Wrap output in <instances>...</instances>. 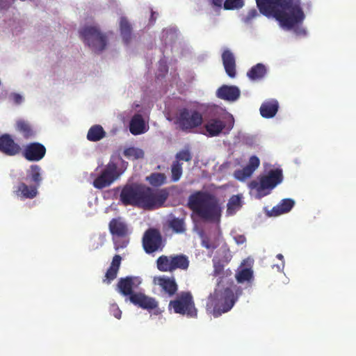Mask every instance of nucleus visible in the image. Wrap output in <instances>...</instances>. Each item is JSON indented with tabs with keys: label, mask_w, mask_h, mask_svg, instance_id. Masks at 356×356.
<instances>
[{
	"label": "nucleus",
	"mask_w": 356,
	"mask_h": 356,
	"mask_svg": "<svg viewBox=\"0 0 356 356\" xmlns=\"http://www.w3.org/2000/svg\"><path fill=\"white\" fill-rule=\"evenodd\" d=\"M278 108L279 104L277 100L270 99L266 101L260 106V114L264 118H273L277 113Z\"/></svg>",
	"instance_id": "nucleus-23"
},
{
	"label": "nucleus",
	"mask_w": 356,
	"mask_h": 356,
	"mask_svg": "<svg viewBox=\"0 0 356 356\" xmlns=\"http://www.w3.org/2000/svg\"><path fill=\"white\" fill-rule=\"evenodd\" d=\"M119 26L122 40L126 44H128L131 40V24L126 17H121L120 18Z\"/></svg>",
	"instance_id": "nucleus-26"
},
{
	"label": "nucleus",
	"mask_w": 356,
	"mask_h": 356,
	"mask_svg": "<svg viewBox=\"0 0 356 356\" xmlns=\"http://www.w3.org/2000/svg\"><path fill=\"white\" fill-rule=\"evenodd\" d=\"M256 3L261 14L275 18L283 27L291 29L305 17L300 0H256Z\"/></svg>",
	"instance_id": "nucleus-2"
},
{
	"label": "nucleus",
	"mask_w": 356,
	"mask_h": 356,
	"mask_svg": "<svg viewBox=\"0 0 356 356\" xmlns=\"http://www.w3.org/2000/svg\"><path fill=\"white\" fill-rule=\"evenodd\" d=\"M154 283L161 288V291L168 298L175 296L178 291V284L174 277L165 275L155 277Z\"/></svg>",
	"instance_id": "nucleus-16"
},
{
	"label": "nucleus",
	"mask_w": 356,
	"mask_h": 356,
	"mask_svg": "<svg viewBox=\"0 0 356 356\" xmlns=\"http://www.w3.org/2000/svg\"><path fill=\"white\" fill-rule=\"evenodd\" d=\"M276 257L280 260L282 261L284 259V256L282 254H277Z\"/></svg>",
	"instance_id": "nucleus-49"
},
{
	"label": "nucleus",
	"mask_w": 356,
	"mask_h": 356,
	"mask_svg": "<svg viewBox=\"0 0 356 356\" xmlns=\"http://www.w3.org/2000/svg\"><path fill=\"white\" fill-rule=\"evenodd\" d=\"M154 14H155V12L152 11V15H151V18H150L151 22H155V20H156V17H154Z\"/></svg>",
	"instance_id": "nucleus-48"
},
{
	"label": "nucleus",
	"mask_w": 356,
	"mask_h": 356,
	"mask_svg": "<svg viewBox=\"0 0 356 356\" xmlns=\"http://www.w3.org/2000/svg\"><path fill=\"white\" fill-rule=\"evenodd\" d=\"M168 195L165 188L154 189L143 184H127L120 191V201L124 206L153 211L164 204Z\"/></svg>",
	"instance_id": "nucleus-1"
},
{
	"label": "nucleus",
	"mask_w": 356,
	"mask_h": 356,
	"mask_svg": "<svg viewBox=\"0 0 356 356\" xmlns=\"http://www.w3.org/2000/svg\"><path fill=\"white\" fill-rule=\"evenodd\" d=\"M13 100L16 104H20L22 102V97L19 94H14Z\"/></svg>",
	"instance_id": "nucleus-45"
},
{
	"label": "nucleus",
	"mask_w": 356,
	"mask_h": 356,
	"mask_svg": "<svg viewBox=\"0 0 356 356\" xmlns=\"http://www.w3.org/2000/svg\"><path fill=\"white\" fill-rule=\"evenodd\" d=\"M108 229L112 235L115 249L124 248L129 243L131 234L128 225L121 218H113L108 224Z\"/></svg>",
	"instance_id": "nucleus-10"
},
{
	"label": "nucleus",
	"mask_w": 356,
	"mask_h": 356,
	"mask_svg": "<svg viewBox=\"0 0 356 356\" xmlns=\"http://www.w3.org/2000/svg\"><path fill=\"white\" fill-rule=\"evenodd\" d=\"M176 161H184L188 162L192 159V155L188 149H184L176 154Z\"/></svg>",
	"instance_id": "nucleus-40"
},
{
	"label": "nucleus",
	"mask_w": 356,
	"mask_h": 356,
	"mask_svg": "<svg viewBox=\"0 0 356 356\" xmlns=\"http://www.w3.org/2000/svg\"><path fill=\"white\" fill-rule=\"evenodd\" d=\"M169 308L172 309L175 314L186 315L188 317L196 318L197 316V309L190 291L179 293L175 299L170 301Z\"/></svg>",
	"instance_id": "nucleus-9"
},
{
	"label": "nucleus",
	"mask_w": 356,
	"mask_h": 356,
	"mask_svg": "<svg viewBox=\"0 0 356 356\" xmlns=\"http://www.w3.org/2000/svg\"><path fill=\"white\" fill-rule=\"evenodd\" d=\"M243 6V0H225L224 2V8L225 10L239 9Z\"/></svg>",
	"instance_id": "nucleus-38"
},
{
	"label": "nucleus",
	"mask_w": 356,
	"mask_h": 356,
	"mask_svg": "<svg viewBox=\"0 0 356 356\" xmlns=\"http://www.w3.org/2000/svg\"><path fill=\"white\" fill-rule=\"evenodd\" d=\"M168 226L176 234H184L186 231L184 218H172L168 220Z\"/></svg>",
	"instance_id": "nucleus-31"
},
{
	"label": "nucleus",
	"mask_w": 356,
	"mask_h": 356,
	"mask_svg": "<svg viewBox=\"0 0 356 356\" xmlns=\"http://www.w3.org/2000/svg\"><path fill=\"white\" fill-rule=\"evenodd\" d=\"M41 171L42 169L38 165H31L26 171V180L39 187L42 180Z\"/></svg>",
	"instance_id": "nucleus-27"
},
{
	"label": "nucleus",
	"mask_w": 356,
	"mask_h": 356,
	"mask_svg": "<svg viewBox=\"0 0 356 356\" xmlns=\"http://www.w3.org/2000/svg\"><path fill=\"white\" fill-rule=\"evenodd\" d=\"M140 279L138 277L127 276L121 277L116 285L117 291L124 296H128L129 299L132 295L136 294L134 290L140 284Z\"/></svg>",
	"instance_id": "nucleus-14"
},
{
	"label": "nucleus",
	"mask_w": 356,
	"mask_h": 356,
	"mask_svg": "<svg viewBox=\"0 0 356 356\" xmlns=\"http://www.w3.org/2000/svg\"><path fill=\"white\" fill-rule=\"evenodd\" d=\"M122 257L119 254H116L113 257L111 266L105 274V278L103 280L104 283L108 284L117 277Z\"/></svg>",
	"instance_id": "nucleus-21"
},
{
	"label": "nucleus",
	"mask_w": 356,
	"mask_h": 356,
	"mask_svg": "<svg viewBox=\"0 0 356 356\" xmlns=\"http://www.w3.org/2000/svg\"><path fill=\"white\" fill-rule=\"evenodd\" d=\"M46 152L44 145L38 142H32L25 145L22 148L20 154L29 161H39L44 157Z\"/></svg>",
	"instance_id": "nucleus-13"
},
{
	"label": "nucleus",
	"mask_w": 356,
	"mask_h": 356,
	"mask_svg": "<svg viewBox=\"0 0 356 356\" xmlns=\"http://www.w3.org/2000/svg\"><path fill=\"white\" fill-rule=\"evenodd\" d=\"M240 90L235 86L223 85L216 92V96L223 100L234 102L240 97Z\"/></svg>",
	"instance_id": "nucleus-18"
},
{
	"label": "nucleus",
	"mask_w": 356,
	"mask_h": 356,
	"mask_svg": "<svg viewBox=\"0 0 356 356\" xmlns=\"http://www.w3.org/2000/svg\"><path fill=\"white\" fill-rule=\"evenodd\" d=\"M260 161L259 159L256 156H252L250 158L248 164L247 165L248 167H250V169L252 170L253 172L255 171V170L259 166Z\"/></svg>",
	"instance_id": "nucleus-41"
},
{
	"label": "nucleus",
	"mask_w": 356,
	"mask_h": 356,
	"mask_svg": "<svg viewBox=\"0 0 356 356\" xmlns=\"http://www.w3.org/2000/svg\"><path fill=\"white\" fill-rule=\"evenodd\" d=\"M213 267V275L215 276L219 275L223 272V265L221 264L220 262L215 263Z\"/></svg>",
	"instance_id": "nucleus-43"
},
{
	"label": "nucleus",
	"mask_w": 356,
	"mask_h": 356,
	"mask_svg": "<svg viewBox=\"0 0 356 356\" xmlns=\"http://www.w3.org/2000/svg\"><path fill=\"white\" fill-rule=\"evenodd\" d=\"M241 199L238 195H233L227 203V213L232 214L240 207Z\"/></svg>",
	"instance_id": "nucleus-37"
},
{
	"label": "nucleus",
	"mask_w": 356,
	"mask_h": 356,
	"mask_svg": "<svg viewBox=\"0 0 356 356\" xmlns=\"http://www.w3.org/2000/svg\"><path fill=\"white\" fill-rule=\"evenodd\" d=\"M207 136L213 137L218 136L225 127V122L218 118L210 119L204 125Z\"/></svg>",
	"instance_id": "nucleus-22"
},
{
	"label": "nucleus",
	"mask_w": 356,
	"mask_h": 356,
	"mask_svg": "<svg viewBox=\"0 0 356 356\" xmlns=\"http://www.w3.org/2000/svg\"><path fill=\"white\" fill-rule=\"evenodd\" d=\"M234 239L238 245L243 244L246 241V238L243 235H237L234 237Z\"/></svg>",
	"instance_id": "nucleus-44"
},
{
	"label": "nucleus",
	"mask_w": 356,
	"mask_h": 356,
	"mask_svg": "<svg viewBox=\"0 0 356 356\" xmlns=\"http://www.w3.org/2000/svg\"><path fill=\"white\" fill-rule=\"evenodd\" d=\"M222 60L227 74L232 79L236 76V60L231 51L227 49L222 54Z\"/></svg>",
	"instance_id": "nucleus-19"
},
{
	"label": "nucleus",
	"mask_w": 356,
	"mask_h": 356,
	"mask_svg": "<svg viewBox=\"0 0 356 356\" xmlns=\"http://www.w3.org/2000/svg\"><path fill=\"white\" fill-rule=\"evenodd\" d=\"M124 155L128 159H139L144 157V152L136 147H129L124 150Z\"/></svg>",
	"instance_id": "nucleus-34"
},
{
	"label": "nucleus",
	"mask_w": 356,
	"mask_h": 356,
	"mask_svg": "<svg viewBox=\"0 0 356 356\" xmlns=\"http://www.w3.org/2000/svg\"><path fill=\"white\" fill-rule=\"evenodd\" d=\"M182 163L178 161H173L171 165L172 181L175 182L179 180L182 175Z\"/></svg>",
	"instance_id": "nucleus-33"
},
{
	"label": "nucleus",
	"mask_w": 356,
	"mask_h": 356,
	"mask_svg": "<svg viewBox=\"0 0 356 356\" xmlns=\"http://www.w3.org/2000/svg\"><path fill=\"white\" fill-rule=\"evenodd\" d=\"M127 163L121 158L111 159L101 170L99 175L94 179L92 185L97 189H103L109 186L124 172Z\"/></svg>",
	"instance_id": "nucleus-5"
},
{
	"label": "nucleus",
	"mask_w": 356,
	"mask_h": 356,
	"mask_svg": "<svg viewBox=\"0 0 356 356\" xmlns=\"http://www.w3.org/2000/svg\"><path fill=\"white\" fill-rule=\"evenodd\" d=\"M0 152L6 156H13L21 153L22 147L11 135L4 134L0 136Z\"/></svg>",
	"instance_id": "nucleus-15"
},
{
	"label": "nucleus",
	"mask_w": 356,
	"mask_h": 356,
	"mask_svg": "<svg viewBox=\"0 0 356 356\" xmlns=\"http://www.w3.org/2000/svg\"><path fill=\"white\" fill-rule=\"evenodd\" d=\"M129 131L133 135H139L145 132V121L140 114L133 116L129 124Z\"/></svg>",
	"instance_id": "nucleus-25"
},
{
	"label": "nucleus",
	"mask_w": 356,
	"mask_h": 356,
	"mask_svg": "<svg viewBox=\"0 0 356 356\" xmlns=\"http://www.w3.org/2000/svg\"><path fill=\"white\" fill-rule=\"evenodd\" d=\"M165 175L161 172H154L146 177V181H147L150 185L154 187L162 186L165 184Z\"/></svg>",
	"instance_id": "nucleus-32"
},
{
	"label": "nucleus",
	"mask_w": 356,
	"mask_h": 356,
	"mask_svg": "<svg viewBox=\"0 0 356 356\" xmlns=\"http://www.w3.org/2000/svg\"><path fill=\"white\" fill-rule=\"evenodd\" d=\"M238 297L230 288L222 290L215 289L209 295L206 305L208 314L218 318L232 309Z\"/></svg>",
	"instance_id": "nucleus-4"
},
{
	"label": "nucleus",
	"mask_w": 356,
	"mask_h": 356,
	"mask_svg": "<svg viewBox=\"0 0 356 356\" xmlns=\"http://www.w3.org/2000/svg\"><path fill=\"white\" fill-rule=\"evenodd\" d=\"M130 302L136 306L146 310H152L158 307V302L154 298L149 297L141 292H137L130 298Z\"/></svg>",
	"instance_id": "nucleus-17"
},
{
	"label": "nucleus",
	"mask_w": 356,
	"mask_h": 356,
	"mask_svg": "<svg viewBox=\"0 0 356 356\" xmlns=\"http://www.w3.org/2000/svg\"><path fill=\"white\" fill-rule=\"evenodd\" d=\"M106 136V131L101 125L95 124L92 126L87 134V139L89 141L97 142Z\"/></svg>",
	"instance_id": "nucleus-30"
},
{
	"label": "nucleus",
	"mask_w": 356,
	"mask_h": 356,
	"mask_svg": "<svg viewBox=\"0 0 356 356\" xmlns=\"http://www.w3.org/2000/svg\"><path fill=\"white\" fill-rule=\"evenodd\" d=\"M10 3L6 4L2 1H0V8L1 9H7L9 8Z\"/></svg>",
	"instance_id": "nucleus-46"
},
{
	"label": "nucleus",
	"mask_w": 356,
	"mask_h": 356,
	"mask_svg": "<svg viewBox=\"0 0 356 356\" xmlns=\"http://www.w3.org/2000/svg\"><path fill=\"white\" fill-rule=\"evenodd\" d=\"M267 73L266 66L262 63H257L252 66L247 72V76L251 81H255L262 79Z\"/></svg>",
	"instance_id": "nucleus-28"
},
{
	"label": "nucleus",
	"mask_w": 356,
	"mask_h": 356,
	"mask_svg": "<svg viewBox=\"0 0 356 356\" xmlns=\"http://www.w3.org/2000/svg\"><path fill=\"white\" fill-rule=\"evenodd\" d=\"M38 188L33 184L28 186L24 182H20L14 193L22 199H33L38 194Z\"/></svg>",
	"instance_id": "nucleus-20"
},
{
	"label": "nucleus",
	"mask_w": 356,
	"mask_h": 356,
	"mask_svg": "<svg viewBox=\"0 0 356 356\" xmlns=\"http://www.w3.org/2000/svg\"><path fill=\"white\" fill-rule=\"evenodd\" d=\"M143 247L147 254L162 250L164 243L159 229L149 228L145 231L143 237Z\"/></svg>",
	"instance_id": "nucleus-12"
},
{
	"label": "nucleus",
	"mask_w": 356,
	"mask_h": 356,
	"mask_svg": "<svg viewBox=\"0 0 356 356\" xmlns=\"http://www.w3.org/2000/svg\"><path fill=\"white\" fill-rule=\"evenodd\" d=\"M79 35L95 54H100L106 48L108 36L97 26H85L79 30Z\"/></svg>",
	"instance_id": "nucleus-6"
},
{
	"label": "nucleus",
	"mask_w": 356,
	"mask_h": 356,
	"mask_svg": "<svg viewBox=\"0 0 356 356\" xmlns=\"http://www.w3.org/2000/svg\"><path fill=\"white\" fill-rule=\"evenodd\" d=\"M294 204L295 202L292 199H284L278 205L272 209L271 215L279 216L280 214L287 213L291 211Z\"/></svg>",
	"instance_id": "nucleus-29"
},
{
	"label": "nucleus",
	"mask_w": 356,
	"mask_h": 356,
	"mask_svg": "<svg viewBox=\"0 0 356 356\" xmlns=\"http://www.w3.org/2000/svg\"><path fill=\"white\" fill-rule=\"evenodd\" d=\"M222 1V0H213V3L217 6H220Z\"/></svg>",
	"instance_id": "nucleus-47"
},
{
	"label": "nucleus",
	"mask_w": 356,
	"mask_h": 356,
	"mask_svg": "<svg viewBox=\"0 0 356 356\" xmlns=\"http://www.w3.org/2000/svg\"><path fill=\"white\" fill-rule=\"evenodd\" d=\"M202 245L208 249L213 250L218 247V244L216 241H211L207 236H202Z\"/></svg>",
	"instance_id": "nucleus-39"
},
{
	"label": "nucleus",
	"mask_w": 356,
	"mask_h": 356,
	"mask_svg": "<svg viewBox=\"0 0 356 356\" xmlns=\"http://www.w3.org/2000/svg\"><path fill=\"white\" fill-rule=\"evenodd\" d=\"M16 130L22 135L25 140L31 139L36 134L33 126L29 122L24 120L17 121Z\"/></svg>",
	"instance_id": "nucleus-24"
},
{
	"label": "nucleus",
	"mask_w": 356,
	"mask_h": 356,
	"mask_svg": "<svg viewBox=\"0 0 356 356\" xmlns=\"http://www.w3.org/2000/svg\"><path fill=\"white\" fill-rule=\"evenodd\" d=\"M203 122L202 115L197 111L181 108L178 110L174 123L178 128L186 133H191L200 127Z\"/></svg>",
	"instance_id": "nucleus-8"
},
{
	"label": "nucleus",
	"mask_w": 356,
	"mask_h": 356,
	"mask_svg": "<svg viewBox=\"0 0 356 356\" xmlns=\"http://www.w3.org/2000/svg\"><path fill=\"white\" fill-rule=\"evenodd\" d=\"M258 179L259 181H251L248 186L252 190H256L261 197L268 195L271 190L282 182V170L280 168L270 170L267 175L260 176Z\"/></svg>",
	"instance_id": "nucleus-7"
},
{
	"label": "nucleus",
	"mask_w": 356,
	"mask_h": 356,
	"mask_svg": "<svg viewBox=\"0 0 356 356\" xmlns=\"http://www.w3.org/2000/svg\"><path fill=\"white\" fill-rule=\"evenodd\" d=\"M252 270L250 268H243L236 274V279L238 283L248 282L252 278Z\"/></svg>",
	"instance_id": "nucleus-35"
},
{
	"label": "nucleus",
	"mask_w": 356,
	"mask_h": 356,
	"mask_svg": "<svg viewBox=\"0 0 356 356\" xmlns=\"http://www.w3.org/2000/svg\"><path fill=\"white\" fill-rule=\"evenodd\" d=\"M188 257L184 254L161 255L156 259V267L161 272H173L177 269L186 270L189 266Z\"/></svg>",
	"instance_id": "nucleus-11"
},
{
	"label": "nucleus",
	"mask_w": 356,
	"mask_h": 356,
	"mask_svg": "<svg viewBox=\"0 0 356 356\" xmlns=\"http://www.w3.org/2000/svg\"><path fill=\"white\" fill-rule=\"evenodd\" d=\"M253 172L252 170L246 165L241 170H236L234 172V177L239 181H244L250 177Z\"/></svg>",
	"instance_id": "nucleus-36"
},
{
	"label": "nucleus",
	"mask_w": 356,
	"mask_h": 356,
	"mask_svg": "<svg viewBox=\"0 0 356 356\" xmlns=\"http://www.w3.org/2000/svg\"><path fill=\"white\" fill-rule=\"evenodd\" d=\"M109 312L111 314L114 316L116 318L120 319L121 318L122 311L116 304H112L110 306Z\"/></svg>",
	"instance_id": "nucleus-42"
},
{
	"label": "nucleus",
	"mask_w": 356,
	"mask_h": 356,
	"mask_svg": "<svg viewBox=\"0 0 356 356\" xmlns=\"http://www.w3.org/2000/svg\"><path fill=\"white\" fill-rule=\"evenodd\" d=\"M188 207L204 221H218L222 208L218 197L208 191H198L188 197Z\"/></svg>",
	"instance_id": "nucleus-3"
}]
</instances>
